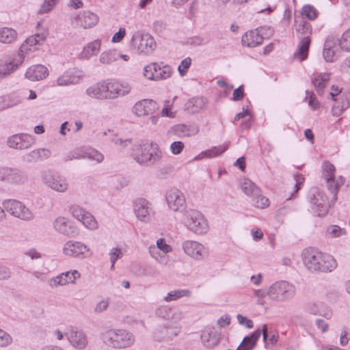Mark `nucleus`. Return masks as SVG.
<instances>
[{"label":"nucleus","instance_id":"obj_42","mask_svg":"<svg viewBox=\"0 0 350 350\" xmlns=\"http://www.w3.org/2000/svg\"><path fill=\"white\" fill-rule=\"evenodd\" d=\"M228 148V145H221L218 146H214L212 148L202 152L196 159H200L202 158H213L221 155L224 153Z\"/></svg>","mask_w":350,"mask_h":350},{"label":"nucleus","instance_id":"obj_41","mask_svg":"<svg viewBox=\"0 0 350 350\" xmlns=\"http://www.w3.org/2000/svg\"><path fill=\"white\" fill-rule=\"evenodd\" d=\"M295 29L297 35H303L304 37H310L312 29L310 23L301 18L295 21Z\"/></svg>","mask_w":350,"mask_h":350},{"label":"nucleus","instance_id":"obj_22","mask_svg":"<svg viewBox=\"0 0 350 350\" xmlns=\"http://www.w3.org/2000/svg\"><path fill=\"white\" fill-rule=\"evenodd\" d=\"M75 159H88L100 163L104 159L103 154L98 150L91 148H77L72 150Z\"/></svg>","mask_w":350,"mask_h":350},{"label":"nucleus","instance_id":"obj_20","mask_svg":"<svg viewBox=\"0 0 350 350\" xmlns=\"http://www.w3.org/2000/svg\"><path fill=\"white\" fill-rule=\"evenodd\" d=\"M184 252L196 260H201L207 255V251L201 243L194 241H186L183 243Z\"/></svg>","mask_w":350,"mask_h":350},{"label":"nucleus","instance_id":"obj_4","mask_svg":"<svg viewBox=\"0 0 350 350\" xmlns=\"http://www.w3.org/2000/svg\"><path fill=\"white\" fill-rule=\"evenodd\" d=\"M183 223L189 230L197 234H205L208 230L206 219L200 211L195 209L186 211Z\"/></svg>","mask_w":350,"mask_h":350},{"label":"nucleus","instance_id":"obj_11","mask_svg":"<svg viewBox=\"0 0 350 350\" xmlns=\"http://www.w3.org/2000/svg\"><path fill=\"white\" fill-rule=\"evenodd\" d=\"M165 200L170 210L183 213L187 207L186 198L179 189L172 188L167 191Z\"/></svg>","mask_w":350,"mask_h":350},{"label":"nucleus","instance_id":"obj_61","mask_svg":"<svg viewBox=\"0 0 350 350\" xmlns=\"http://www.w3.org/2000/svg\"><path fill=\"white\" fill-rule=\"evenodd\" d=\"M302 14L310 20H314L317 16V12L314 7L310 5H305L302 8Z\"/></svg>","mask_w":350,"mask_h":350},{"label":"nucleus","instance_id":"obj_2","mask_svg":"<svg viewBox=\"0 0 350 350\" xmlns=\"http://www.w3.org/2000/svg\"><path fill=\"white\" fill-rule=\"evenodd\" d=\"M103 342L107 345L116 349L131 347L135 341L134 334L124 329H110L102 334Z\"/></svg>","mask_w":350,"mask_h":350},{"label":"nucleus","instance_id":"obj_33","mask_svg":"<svg viewBox=\"0 0 350 350\" xmlns=\"http://www.w3.org/2000/svg\"><path fill=\"white\" fill-rule=\"evenodd\" d=\"M201 340L206 347L213 348L220 340V334L214 328H210L202 333Z\"/></svg>","mask_w":350,"mask_h":350},{"label":"nucleus","instance_id":"obj_7","mask_svg":"<svg viewBox=\"0 0 350 350\" xmlns=\"http://www.w3.org/2000/svg\"><path fill=\"white\" fill-rule=\"evenodd\" d=\"M130 44L137 48L139 53L144 54L151 53L156 48L154 38L149 33H143L139 31L133 33Z\"/></svg>","mask_w":350,"mask_h":350},{"label":"nucleus","instance_id":"obj_21","mask_svg":"<svg viewBox=\"0 0 350 350\" xmlns=\"http://www.w3.org/2000/svg\"><path fill=\"white\" fill-rule=\"evenodd\" d=\"M83 77V72L72 68L64 72L57 79V84L59 86H67L77 84Z\"/></svg>","mask_w":350,"mask_h":350},{"label":"nucleus","instance_id":"obj_15","mask_svg":"<svg viewBox=\"0 0 350 350\" xmlns=\"http://www.w3.org/2000/svg\"><path fill=\"white\" fill-rule=\"evenodd\" d=\"M321 256V252L317 249L312 247L305 249L302 253V258L306 269L310 272L317 273V268L320 267L319 260H323Z\"/></svg>","mask_w":350,"mask_h":350},{"label":"nucleus","instance_id":"obj_28","mask_svg":"<svg viewBox=\"0 0 350 350\" xmlns=\"http://www.w3.org/2000/svg\"><path fill=\"white\" fill-rule=\"evenodd\" d=\"M49 75L48 69L41 64L30 66L25 72V77L31 81H39Z\"/></svg>","mask_w":350,"mask_h":350},{"label":"nucleus","instance_id":"obj_36","mask_svg":"<svg viewBox=\"0 0 350 350\" xmlns=\"http://www.w3.org/2000/svg\"><path fill=\"white\" fill-rule=\"evenodd\" d=\"M206 100L203 97H193L188 100L185 104V109L190 113L199 112L204 109Z\"/></svg>","mask_w":350,"mask_h":350},{"label":"nucleus","instance_id":"obj_16","mask_svg":"<svg viewBox=\"0 0 350 350\" xmlns=\"http://www.w3.org/2000/svg\"><path fill=\"white\" fill-rule=\"evenodd\" d=\"M262 334L263 340L267 343L268 337V328L267 325H263L262 329H256L252 334L243 338L242 342L237 347V350H252L256 345V342Z\"/></svg>","mask_w":350,"mask_h":350},{"label":"nucleus","instance_id":"obj_3","mask_svg":"<svg viewBox=\"0 0 350 350\" xmlns=\"http://www.w3.org/2000/svg\"><path fill=\"white\" fill-rule=\"evenodd\" d=\"M295 294V286L286 280L277 281L269 287L268 297L278 302L290 301Z\"/></svg>","mask_w":350,"mask_h":350},{"label":"nucleus","instance_id":"obj_38","mask_svg":"<svg viewBox=\"0 0 350 350\" xmlns=\"http://www.w3.org/2000/svg\"><path fill=\"white\" fill-rule=\"evenodd\" d=\"M328 190L333 194V200H337V193L342 185L344 183V178L341 176H329L325 179Z\"/></svg>","mask_w":350,"mask_h":350},{"label":"nucleus","instance_id":"obj_44","mask_svg":"<svg viewBox=\"0 0 350 350\" xmlns=\"http://www.w3.org/2000/svg\"><path fill=\"white\" fill-rule=\"evenodd\" d=\"M39 44V42L37 41V40L35 38V37L31 36L29 38H27L25 42L21 44L17 54L20 55L21 57H24L25 54L28 53V51H31V48L33 47V49H36L35 47L36 45Z\"/></svg>","mask_w":350,"mask_h":350},{"label":"nucleus","instance_id":"obj_48","mask_svg":"<svg viewBox=\"0 0 350 350\" xmlns=\"http://www.w3.org/2000/svg\"><path fill=\"white\" fill-rule=\"evenodd\" d=\"M251 202L255 207L259 208H265L269 204V199L261 194L260 189L258 190L257 195H254L251 198Z\"/></svg>","mask_w":350,"mask_h":350},{"label":"nucleus","instance_id":"obj_62","mask_svg":"<svg viewBox=\"0 0 350 350\" xmlns=\"http://www.w3.org/2000/svg\"><path fill=\"white\" fill-rule=\"evenodd\" d=\"M156 243L157 245L155 246L158 247V250H159L160 252L163 253V255L172 251V247L170 245L167 244L165 239L160 238L157 239Z\"/></svg>","mask_w":350,"mask_h":350},{"label":"nucleus","instance_id":"obj_47","mask_svg":"<svg viewBox=\"0 0 350 350\" xmlns=\"http://www.w3.org/2000/svg\"><path fill=\"white\" fill-rule=\"evenodd\" d=\"M79 221H81L86 228L91 230H96L98 228L96 219L89 211L83 215V218Z\"/></svg>","mask_w":350,"mask_h":350},{"label":"nucleus","instance_id":"obj_8","mask_svg":"<svg viewBox=\"0 0 350 350\" xmlns=\"http://www.w3.org/2000/svg\"><path fill=\"white\" fill-rule=\"evenodd\" d=\"M144 76L150 80H165L170 78L172 73L170 66L163 62L152 63L144 67Z\"/></svg>","mask_w":350,"mask_h":350},{"label":"nucleus","instance_id":"obj_57","mask_svg":"<svg viewBox=\"0 0 350 350\" xmlns=\"http://www.w3.org/2000/svg\"><path fill=\"white\" fill-rule=\"evenodd\" d=\"M12 342L13 338L12 336L4 329L0 328V347H7L12 345Z\"/></svg>","mask_w":350,"mask_h":350},{"label":"nucleus","instance_id":"obj_63","mask_svg":"<svg viewBox=\"0 0 350 350\" xmlns=\"http://www.w3.org/2000/svg\"><path fill=\"white\" fill-rule=\"evenodd\" d=\"M319 314L318 315L321 316L327 319H330L332 317V309L326 304L319 302Z\"/></svg>","mask_w":350,"mask_h":350},{"label":"nucleus","instance_id":"obj_53","mask_svg":"<svg viewBox=\"0 0 350 350\" xmlns=\"http://www.w3.org/2000/svg\"><path fill=\"white\" fill-rule=\"evenodd\" d=\"M66 274L62 273L49 279L48 284L52 288L66 285L68 284V280L66 279Z\"/></svg>","mask_w":350,"mask_h":350},{"label":"nucleus","instance_id":"obj_12","mask_svg":"<svg viewBox=\"0 0 350 350\" xmlns=\"http://www.w3.org/2000/svg\"><path fill=\"white\" fill-rule=\"evenodd\" d=\"M133 211L136 217L144 223L150 221L154 214L152 204L148 200L142 198L134 201Z\"/></svg>","mask_w":350,"mask_h":350},{"label":"nucleus","instance_id":"obj_25","mask_svg":"<svg viewBox=\"0 0 350 350\" xmlns=\"http://www.w3.org/2000/svg\"><path fill=\"white\" fill-rule=\"evenodd\" d=\"M89 250L88 247L79 241H68L64 246L63 252L65 255L77 257L84 254Z\"/></svg>","mask_w":350,"mask_h":350},{"label":"nucleus","instance_id":"obj_10","mask_svg":"<svg viewBox=\"0 0 350 350\" xmlns=\"http://www.w3.org/2000/svg\"><path fill=\"white\" fill-rule=\"evenodd\" d=\"M108 99H114L128 95L131 91L130 84L122 80L106 79Z\"/></svg>","mask_w":350,"mask_h":350},{"label":"nucleus","instance_id":"obj_32","mask_svg":"<svg viewBox=\"0 0 350 350\" xmlns=\"http://www.w3.org/2000/svg\"><path fill=\"white\" fill-rule=\"evenodd\" d=\"M262 36L259 35L258 28L248 31L242 36V44L247 47H256L262 43Z\"/></svg>","mask_w":350,"mask_h":350},{"label":"nucleus","instance_id":"obj_55","mask_svg":"<svg viewBox=\"0 0 350 350\" xmlns=\"http://www.w3.org/2000/svg\"><path fill=\"white\" fill-rule=\"evenodd\" d=\"M70 212L73 217L78 221L81 220L83 215L87 213L88 211L78 204H72L70 206Z\"/></svg>","mask_w":350,"mask_h":350},{"label":"nucleus","instance_id":"obj_17","mask_svg":"<svg viewBox=\"0 0 350 350\" xmlns=\"http://www.w3.org/2000/svg\"><path fill=\"white\" fill-rule=\"evenodd\" d=\"M24 57L15 54L5 60H0V77H5L14 72L21 66Z\"/></svg>","mask_w":350,"mask_h":350},{"label":"nucleus","instance_id":"obj_35","mask_svg":"<svg viewBox=\"0 0 350 350\" xmlns=\"http://www.w3.org/2000/svg\"><path fill=\"white\" fill-rule=\"evenodd\" d=\"M311 40L310 37H303L298 46L297 49L294 53V58L300 62L307 59Z\"/></svg>","mask_w":350,"mask_h":350},{"label":"nucleus","instance_id":"obj_23","mask_svg":"<svg viewBox=\"0 0 350 350\" xmlns=\"http://www.w3.org/2000/svg\"><path fill=\"white\" fill-rule=\"evenodd\" d=\"M66 336L70 345L77 349H83L88 345L87 338L81 331L71 329L66 332Z\"/></svg>","mask_w":350,"mask_h":350},{"label":"nucleus","instance_id":"obj_31","mask_svg":"<svg viewBox=\"0 0 350 350\" xmlns=\"http://www.w3.org/2000/svg\"><path fill=\"white\" fill-rule=\"evenodd\" d=\"M10 170L8 183L21 185L27 183L28 175L26 172L17 167H10Z\"/></svg>","mask_w":350,"mask_h":350},{"label":"nucleus","instance_id":"obj_46","mask_svg":"<svg viewBox=\"0 0 350 350\" xmlns=\"http://www.w3.org/2000/svg\"><path fill=\"white\" fill-rule=\"evenodd\" d=\"M191 293L188 289L174 290L167 293L164 297V300L167 302L177 300L181 297H189Z\"/></svg>","mask_w":350,"mask_h":350},{"label":"nucleus","instance_id":"obj_64","mask_svg":"<svg viewBox=\"0 0 350 350\" xmlns=\"http://www.w3.org/2000/svg\"><path fill=\"white\" fill-rule=\"evenodd\" d=\"M109 305V298L107 297L102 299L94 307V312L96 314H100L107 310Z\"/></svg>","mask_w":350,"mask_h":350},{"label":"nucleus","instance_id":"obj_19","mask_svg":"<svg viewBox=\"0 0 350 350\" xmlns=\"http://www.w3.org/2000/svg\"><path fill=\"white\" fill-rule=\"evenodd\" d=\"M180 332V327L172 326L169 323L163 326L158 327L154 331V338L159 342L172 340Z\"/></svg>","mask_w":350,"mask_h":350},{"label":"nucleus","instance_id":"obj_45","mask_svg":"<svg viewBox=\"0 0 350 350\" xmlns=\"http://www.w3.org/2000/svg\"><path fill=\"white\" fill-rule=\"evenodd\" d=\"M241 190L245 195L250 198V199L254 195H257L258 193V190L260 189L256 184L250 179H244L241 183Z\"/></svg>","mask_w":350,"mask_h":350},{"label":"nucleus","instance_id":"obj_13","mask_svg":"<svg viewBox=\"0 0 350 350\" xmlns=\"http://www.w3.org/2000/svg\"><path fill=\"white\" fill-rule=\"evenodd\" d=\"M35 143L33 135L27 133H18L9 137L7 145L16 150H25L31 147Z\"/></svg>","mask_w":350,"mask_h":350},{"label":"nucleus","instance_id":"obj_56","mask_svg":"<svg viewBox=\"0 0 350 350\" xmlns=\"http://www.w3.org/2000/svg\"><path fill=\"white\" fill-rule=\"evenodd\" d=\"M111 183L117 189H122L128 185L127 178L121 175H116L111 179Z\"/></svg>","mask_w":350,"mask_h":350},{"label":"nucleus","instance_id":"obj_14","mask_svg":"<svg viewBox=\"0 0 350 350\" xmlns=\"http://www.w3.org/2000/svg\"><path fill=\"white\" fill-rule=\"evenodd\" d=\"M53 228L58 233L70 238L77 237L79 234L77 226L64 217H59L55 219Z\"/></svg>","mask_w":350,"mask_h":350},{"label":"nucleus","instance_id":"obj_1","mask_svg":"<svg viewBox=\"0 0 350 350\" xmlns=\"http://www.w3.org/2000/svg\"><path fill=\"white\" fill-rule=\"evenodd\" d=\"M133 155L140 165H154L161 161L163 152L157 143L146 142L136 146Z\"/></svg>","mask_w":350,"mask_h":350},{"label":"nucleus","instance_id":"obj_49","mask_svg":"<svg viewBox=\"0 0 350 350\" xmlns=\"http://www.w3.org/2000/svg\"><path fill=\"white\" fill-rule=\"evenodd\" d=\"M19 100L14 99L10 95H4L0 96V111L16 105Z\"/></svg>","mask_w":350,"mask_h":350},{"label":"nucleus","instance_id":"obj_39","mask_svg":"<svg viewBox=\"0 0 350 350\" xmlns=\"http://www.w3.org/2000/svg\"><path fill=\"white\" fill-rule=\"evenodd\" d=\"M100 46L101 41L99 40L88 43L81 53V57L88 59L92 56L96 55L100 51Z\"/></svg>","mask_w":350,"mask_h":350},{"label":"nucleus","instance_id":"obj_51","mask_svg":"<svg viewBox=\"0 0 350 350\" xmlns=\"http://www.w3.org/2000/svg\"><path fill=\"white\" fill-rule=\"evenodd\" d=\"M336 40L342 50L350 51V29L343 33L340 39Z\"/></svg>","mask_w":350,"mask_h":350},{"label":"nucleus","instance_id":"obj_29","mask_svg":"<svg viewBox=\"0 0 350 350\" xmlns=\"http://www.w3.org/2000/svg\"><path fill=\"white\" fill-rule=\"evenodd\" d=\"M321 257L323 260H319L320 267L317 268V273H329L337 267V262L332 256L321 252Z\"/></svg>","mask_w":350,"mask_h":350},{"label":"nucleus","instance_id":"obj_6","mask_svg":"<svg viewBox=\"0 0 350 350\" xmlns=\"http://www.w3.org/2000/svg\"><path fill=\"white\" fill-rule=\"evenodd\" d=\"M310 208L315 216L322 217L327 214L329 204L325 193L318 188H312L308 195Z\"/></svg>","mask_w":350,"mask_h":350},{"label":"nucleus","instance_id":"obj_27","mask_svg":"<svg viewBox=\"0 0 350 350\" xmlns=\"http://www.w3.org/2000/svg\"><path fill=\"white\" fill-rule=\"evenodd\" d=\"M77 23L84 29L90 28L95 26L99 20L96 14L85 10L79 13L75 18Z\"/></svg>","mask_w":350,"mask_h":350},{"label":"nucleus","instance_id":"obj_26","mask_svg":"<svg viewBox=\"0 0 350 350\" xmlns=\"http://www.w3.org/2000/svg\"><path fill=\"white\" fill-rule=\"evenodd\" d=\"M107 90L106 80H103L88 88L86 94L91 98L107 100Z\"/></svg>","mask_w":350,"mask_h":350},{"label":"nucleus","instance_id":"obj_52","mask_svg":"<svg viewBox=\"0 0 350 350\" xmlns=\"http://www.w3.org/2000/svg\"><path fill=\"white\" fill-rule=\"evenodd\" d=\"M345 228H340L337 225H330L327 228L326 233L332 238H337L346 234Z\"/></svg>","mask_w":350,"mask_h":350},{"label":"nucleus","instance_id":"obj_54","mask_svg":"<svg viewBox=\"0 0 350 350\" xmlns=\"http://www.w3.org/2000/svg\"><path fill=\"white\" fill-rule=\"evenodd\" d=\"M294 178L295 180L294 191L288 196L286 197V200H291L297 197V192L301 189L302 184L304 182V177L301 174L295 175Z\"/></svg>","mask_w":350,"mask_h":350},{"label":"nucleus","instance_id":"obj_50","mask_svg":"<svg viewBox=\"0 0 350 350\" xmlns=\"http://www.w3.org/2000/svg\"><path fill=\"white\" fill-rule=\"evenodd\" d=\"M150 255L159 263L167 265V260L165 255H162L160 250L155 245H150L148 248Z\"/></svg>","mask_w":350,"mask_h":350},{"label":"nucleus","instance_id":"obj_37","mask_svg":"<svg viewBox=\"0 0 350 350\" xmlns=\"http://www.w3.org/2000/svg\"><path fill=\"white\" fill-rule=\"evenodd\" d=\"M330 79L329 73H317L312 77V83L319 94H323V90Z\"/></svg>","mask_w":350,"mask_h":350},{"label":"nucleus","instance_id":"obj_18","mask_svg":"<svg viewBox=\"0 0 350 350\" xmlns=\"http://www.w3.org/2000/svg\"><path fill=\"white\" fill-rule=\"evenodd\" d=\"M159 107V106L155 100L142 99L134 105L133 112L139 117L145 116L152 114Z\"/></svg>","mask_w":350,"mask_h":350},{"label":"nucleus","instance_id":"obj_30","mask_svg":"<svg viewBox=\"0 0 350 350\" xmlns=\"http://www.w3.org/2000/svg\"><path fill=\"white\" fill-rule=\"evenodd\" d=\"M341 88L333 85L331 88V92H329L332 99L335 101L332 107V111L334 116L340 115L349 107L347 102L342 101V103H340L338 100V99L336 98V96L341 92Z\"/></svg>","mask_w":350,"mask_h":350},{"label":"nucleus","instance_id":"obj_60","mask_svg":"<svg viewBox=\"0 0 350 350\" xmlns=\"http://www.w3.org/2000/svg\"><path fill=\"white\" fill-rule=\"evenodd\" d=\"M110 261L111 262V269L114 268V265L118 259L123 256L122 252L119 247H113L109 252Z\"/></svg>","mask_w":350,"mask_h":350},{"label":"nucleus","instance_id":"obj_34","mask_svg":"<svg viewBox=\"0 0 350 350\" xmlns=\"http://www.w3.org/2000/svg\"><path fill=\"white\" fill-rule=\"evenodd\" d=\"M199 128L196 124H177L173 127L174 133L179 138H184L196 135Z\"/></svg>","mask_w":350,"mask_h":350},{"label":"nucleus","instance_id":"obj_59","mask_svg":"<svg viewBox=\"0 0 350 350\" xmlns=\"http://www.w3.org/2000/svg\"><path fill=\"white\" fill-rule=\"evenodd\" d=\"M57 1L58 0H44L40 5L38 13L42 14L49 12L53 10Z\"/></svg>","mask_w":350,"mask_h":350},{"label":"nucleus","instance_id":"obj_43","mask_svg":"<svg viewBox=\"0 0 350 350\" xmlns=\"http://www.w3.org/2000/svg\"><path fill=\"white\" fill-rule=\"evenodd\" d=\"M120 58V53L116 50H108L101 53L99 61L103 64H111Z\"/></svg>","mask_w":350,"mask_h":350},{"label":"nucleus","instance_id":"obj_58","mask_svg":"<svg viewBox=\"0 0 350 350\" xmlns=\"http://www.w3.org/2000/svg\"><path fill=\"white\" fill-rule=\"evenodd\" d=\"M323 168V176L324 178H329V176H335V167L329 161H325L322 165Z\"/></svg>","mask_w":350,"mask_h":350},{"label":"nucleus","instance_id":"obj_9","mask_svg":"<svg viewBox=\"0 0 350 350\" xmlns=\"http://www.w3.org/2000/svg\"><path fill=\"white\" fill-rule=\"evenodd\" d=\"M42 180L48 187L57 192H66L68 188L67 180L56 172H44L42 174Z\"/></svg>","mask_w":350,"mask_h":350},{"label":"nucleus","instance_id":"obj_40","mask_svg":"<svg viewBox=\"0 0 350 350\" xmlns=\"http://www.w3.org/2000/svg\"><path fill=\"white\" fill-rule=\"evenodd\" d=\"M17 31L11 27L0 28V42L3 44H11L16 40Z\"/></svg>","mask_w":350,"mask_h":350},{"label":"nucleus","instance_id":"obj_5","mask_svg":"<svg viewBox=\"0 0 350 350\" xmlns=\"http://www.w3.org/2000/svg\"><path fill=\"white\" fill-rule=\"evenodd\" d=\"M2 205L10 215L21 220L29 221L35 218L33 211L26 206L22 202L15 199H6Z\"/></svg>","mask_w":350,"mask_h":350},{"label":"nucleus","instance_id":"obj_24","mask_svg":"<svg viewBox=\"0 0 350 350\" xmlns=\"http://www.w3.org/2000/svg\"><path fill=\"white\" fill-rule=\"evenodd\" d=\"M338 44L333 36H329L325 42L323 55L326 62H333L336 59Z\"/></svg>","mask_w":350,"mask_h":350}]
</instances>
